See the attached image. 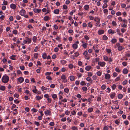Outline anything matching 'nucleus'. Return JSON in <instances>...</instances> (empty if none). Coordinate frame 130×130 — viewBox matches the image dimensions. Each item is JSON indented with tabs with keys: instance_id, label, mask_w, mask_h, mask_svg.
Listing matches in <instances>:
<instances>
[{
	"instance_id": "f257e3e1",
	"label": "nucleus",
	"mask_w": 130,
	"mask_h": 130,
	"mask_svg": "<svg viewBox=\"0 0 130 130\" xmlns=\"http://www.w3.org/2000/svg\"><path fill=\"white\" fill-rule=\"evenodd\" d=\"M9 78L7 75H4L2 78V82L4 83H7L9 81Z\"/></svg>"
},
{
	"instance_id": "f03ea898",
	"label": "nucleus",
	"mask_w": 130,
	"mask_h": 130,
	"mask_svg": "<svg viewBox=\"0 0 130 130\" xmlns=\"http://www.w3.org/2000/svg\"><path fill=\"white\" fill-rule=\"evenodd\" d=\"M10 7L11 9L15 10L17 6L15 4L12 3L10 5Z\"/></svg>"
},
{
	"instance_id": "7ed1b4c3",
	"label": "nucleus",
	"mask_w": 130,
	"mask_h": 130,
	"mask_svg": "<svg viewBox=\"0 0 130 130\" xmlns=\"http://www.w3.org/2000/svg\"><path fill=\"white\" fill-rule=\"evenodd\" d=\"M61 78L63 79V82L64 83L67 82V79H66V76L65 75H62L61 76Z\"/></svg>"
},
{
	"instance_id": "20e7f679",
	"label": "nucleus",
	"mask_w": 130,
	"mask_h": 130,
	"mask_svg": "<svg viewBox=\"0 0 130 130\" xmlns=\"http://www.w3.org/2000/svg\"><path fill=\"white\" fill-rule=\"evenodd\" d=\"M98 64L101 67H104L105 64V63L104 62H101V61H99Z\"/></svg>"
},
{
	"instance_id": "39448f33",
	"label": "nucleus",
	"mask_w": 130,
	"mask_h": 130,
	"mask_svg": "<svg viewBox=\"0 0 130 130\" xmlns=\"http://www.w3.org/2000/svg\"><path fill=\"white\" fill-rule=\"evenodd\" d=\"M110 77V75L108 74H105V78L106 79H109Z\"/></svg>"
},
{
	"instance_id": "423d86ee",
	"label": "nucleus",
	"mask_w": 130,
	"mask_h": 130,
	"mask_svg": "<svg viewBox=\"0 0 130 130\" xmlns=\"http://www.w3.org/2000/svg\"><path fill=\"white\" fill-rule=\"evenodd\" d=\"M33 11L37 13H38L40 12L41 10L40 9H33Z\"/></svg>"
},
{
	"instance_id": "0eeeda50",
	"label": "nucleus",
	"mask_w": 130,
	"mask_h": 130,
	"mask_svg": "<svg viewBox=\"0 0 130 130\" xmlns=\"http://www.w3.org/2000/svg\"><path fill=\"white\" fill-rule=\"evenodd\" d=\"M18 80L20 83H22L24 81V79L23 77H20L18 79Z\"/></svg>"
},
{
	"instance_id": "6e6552de",
	"label": "nucleus",
	"mask_w": 130,
	"mask_h": 130,
	"mask_svg": "<svg viewBox=\"0 0 130 130\" xmlns=\"http://www.w3.org/2000/svg\"><path fill=\"white\" fill-rule=\"evenodd\" d=\"M25 12V11L24 10H21L20 12V14L22 16L24 15V14Z\"/></svg>"
},
{
	"instance_id": "1a4fd4ad",
	"label": "nucleus",
	"mask_w": 130,
	"mask_h": 130,
	"mask_svg": "<svg viewBox=\"0 0 130 130\" xmlns=\"http://www.w3.org/2000/svg\"><path fill=\"white\" fill-rule=\"evenodd\" d=\"M128 70L126 68L124 69L123 70V73L125 74H127L128 73Z\"/></svg>"
},
{
	"instance_id": "9d476101",
	"label": "nucleus",
	"mask_w": 130,
	"mask_h": 130,
	"mask_svg": "<svg viewBox=\"0 0 130 130\" xmlns=\"http://www.w3.org/2000/svg\"><path fill=\"white\" fill-rule=\"evenodd\" d=\"M92 67L90 66H88L85 67V69L87 71H88L91 69Z\"/></svg>"
},
{
	"instance_id": "9b49d317",
	"label": "nucleus",
	"mask_w": 130,
	"mask_h": 130,
	"mask_svg": "<svg viewBox=\"0 0 130 130\" xmlns=\"http://www.w3.org/2000/svg\"><path fill=\"white\" fill-rule=\"evenodd\" d=\"M25 121L27 124L29 125H30L32 124L31 122L27 120H25Z\"/></svg>"
},
{
	"instance_id": "f8f14e48",
	"label": "nucleus",
	"mask_w": 130,
	"mask_h": 130,
	"mask_svg": "<svg viewBox=\"0 0 130 130\" xmlns=\"http://www.w3.org/2000/svg\"><path fill=\"white\" fill-rule=\"evenodd\" d=\"M28 44L30 43L31 42V38H30L28 37H27V39H26Z\"/></svg>"
},
{
	"instance_id": "ddd939ff",
	"label": "nucleus",
	"mask_w": 130,
	"mask_h": 130,
	"mask_svg": "<svg viewBox=\"0 0 130 130\" xmlns=\"http://www.w3.org/2000/svg\"><path fill=\"white\" fill-rule=\"evenodd\" d=\"M89 8V6L88 5H86L84 7V9L86 10H88Z\"/></svg>"
},
{
	"instance_id": "4468645a",
	"label": "nucleus",
	"mask_w": 130,
	"mask_h": 130,
	"mask_svg": "<svg viewBox=\"0 0 130 130\" xmlns=\"http://www.w3.org/2000/svg\"><path fill=\"white\" fill-rule=\"evenodd\" d=\"M51 112L50 111L48 110H47L46 111L44 112V113L45 114L47 115H50Z\"/></svg>"
},
{
	"instance_id": "2eb2a0df",
	"label": "nucleus",
	"mask_w": 130,
	"mask_h": 130,
	"mask_svg": "<svg viewBox=\"0 0 130 130\" xmlns=\"http://www.w3.org/2000/svg\"><path fill=\"white\" fill-rule=\"evenodd\" d=\"M6 89L5 87L3 86H1L0 87V90L2 91H4Z\"/></svg>"
},
{
	"instance_id": "dca6fc26",
	"label": "nucleus",
	"mask_w": 130,
	"mask_h": 130,
	"mask_svg": "<svg viewBox=\"0 0 130 130\" xmlns=\"http://www.w3.org/2000/svg\"><path fill=\"white\" fill-rule=\"evenodd\" d=\"M94 21L96 22H100V19L98 17H95L94 19Z\"/></svg>"
},
{
	"instance_id": "f3484780",
	"label": "nucleus",
	"mask_w": 130,
	"mask_h": 130,
	"mask_svg": "<svg viewBox=\"0 0 130 130\" xmlns=\"http://www.w3.org/2000/svg\"><path fill=\"white\" fill-rule=\"evenodd\" d=\"M59 9H56L54 10V13L56 14H58L59 13Z\"/></svg>"
},
{
	"instance_id": "a211bd4d",
	"label": "nucleus",
	"mask_w": 130,
	"mask_h": 130,
	"mask_svg": "<svg viewBox=\"0 0 130 130\" xmlns=\"http://www.w3.org/2000/svg\"><path fill=\"white\" fill-rule=\"evenodd\" d=\"M42 57L43 59H46V58L47 55L45 53L43 54Z\"/></svg>"
},
{
	"instance_id": "6ab92c4d",
	"label": "nucleus",
	"mask_w": 130,
	"mask_h": 130,
	"mask_svg": "<svg viewBox=\"0 0 130 130\" xmlns=\"http://www.w3.org/2000/svg\"><path fill=\"white\" fill-rule=\"evenodd\" d=\"M17 56L15 55H12L10 56V58L13 60H15V57Z\"/></svg>"
},
{
	"instance_id": "aec40b11",
	"label": "nucleus",
	"mask_w": 130,
	"mask_h": 130,
	"mask_svg": "<svg viewBox=\"0 0 130 130\" xmlns=\"http://www.w3.org/2000/svg\"><path fill=\"white\" fill-rule=\"evenodd\" d=\"M123 95L121 94H119L118 95V97L119 99H121L122 98Z\"/></svg>"
},
{
	"instance_id": "412c9836",
	"label": "nucleus",
	"mask_w": 130,
	"mask_h": 130,
	"mask_svg": "<svg viewBox=\"0 0 130 130\" xmlns=\"http://www.w3.org/2000/svg\"><path fill=\"white\" fill-rule=\"evenodd\" d=\"M72 47L76 49L77 48L78 45L74 43L73 44Z\"/></svg>"
},
{
	"instance_id": "4be33fe9",
	"label": "nucleus",
	"mask_w": 130,
	"mask_h": 130,
	"mask_svg": "<svg viewBox=\"0 0 130 130\" xmlns=\"http://www.w3.org/2000/svg\"><path fill=\"white\" fill-rule=\"evenodd\" d=\"M70 79L71 81L74 80L75 78V77L73 75L71 76L70 77Z\"/></svg>"
},
{
	"instance_id": "5701e85b",
	"label": "nucleus",
	"mask_w": 130,
	"mask_h": 130,
	"mask_svg": "<svg viewBox=\"0 0 130 130\" xmlns=\"http://www.w3.org/2000/svg\"><path fill=\"white\" fill-rule=\"evenodd\" d=\"M116 87V85L115 84H113L111 86V88L113 90H115Z\"/></svg>"
},
{
	"instance_id": "b1692460",
	"label": "nucleus",
	"mask_w": 130,
	"mask_h": 130,
	"mask_svg": "<svg viewBox=\"0 0 130 130\" xmlns=\"http://www.w3.org/2000/svg\"><path fill=\"white\" fill-rule=\"evenodd\" d=\"M86 83H85V82L84 81H82L80 83V84L82 86H83L84 85H86Z\"/></svg>"
},
{
	"instance_id": "393cba45",
	"label": "nucleus",
	"mask_w": 130,
	"mask_h": 130,
	"mask_svg": "<svg viewBox=\"0 0 130 130\" xmlns=\"http://www.w3.org/2000/svg\"><path fill=\"white\" fill-rule=\"evenodd\" d=\"M88 27L91 28L92 26V24L91 22H89L88 24Z\"/></svg>"
},
{
	"instance_id": "a878e982",
	"label": "nucleus",
	"mask_w": 130,
	"mask_h": 130,
	"mask_svg": "<svg viewBox=\"0 0 130 130\" xmlns=\"http://www.w3.org/2000/svg\"><path fill=\"white\" fill-rule=\"evenodd\" d=\"M111 42L113 43H115L117 42V40L116 39H112L111 40Z\"/></svg>"
},
{
	"instance_id": "bb28decb",
	"label": "nucleus",
	"mask_w": 130,
	"mask_h": 130,
	"mask_svg": "<svg viewBox=\"0 0 130 130\" xmlns=\"http://www.w3.org/2000/svg\"><path fill=\"white\" fill-rule=\"evenodd\" d=\"M116 95V93H114L110 94V97L112 99H113L114 97Z\"/></svg>"
},
{
	"instance_id": "cd10ccee",
	"label": "nucleus",
	"mask_w": 130,
	"mask_h": 130,
	"mask_svg": "<svg viewBox=\"0 0 130 130\" xmlns=\"http://www.w3.org/2000/svg\"><path fill=\"white\" fill-rule=\"evenodd\" d=\"M69 90L67 88H65L64 90V91L66 93H68L69 92Z\"/></svg>"
},
{
	"instance_id": "c85d7f7f",
	"label": "nucleus",
	"mask_w": 130,
	"mask_h": 130,
	"mask_svg": "<svg viewBox=\"0 0 130 130\" xmlns=\"http://www.w3.org/2000/svg\"><path fill=\"white\" fill-rule=\"evenodd\" d=\"M93 110V109L92 108H88V111L89 112H92Z\"/></svg>"
},
{
	"instance_id": "c756f323",
	"label": "nucleus",
	"mask_w": 130,
	"mask_h": 130,
	"mask_svg": "<svg viewBox=\"0 0 130 130\" xmlns=\"http://www.w3.org/2000/svg\"><path fill=\"white\" fill-rule=\"evenodd\" d=\"M82 89L84 91H86L87 90V88L85 86L82 87Z\"/></svg>"
},
{
	"instance_id": "7c9ffc66",
	"label": "nucleus",
	"mask_w": 130,
	"mask_h": 130,
	"mask_svg": "<svg viewBox=\"0 0 130 130\" xmlns=\"http://www.w3.org/2000/svg\"><path fill=\"white\" fill-rule=\"evenodd\" d=\"M120 79V75L117 77L115 80V82H117Z\"/></svg>"
},
{
	"instance_id": "2f4dec72",
	"label": "nucleus",
	"mask_w": 130,
	"mask_h": 130,
	"mask_svg": "<svg viewBox=\"0 0 130 130\" xmlns=\"http://www.w3.org/2000/svg\"><path fill=\"white\" fill-rule=\"evenodd\" d=\"M38 56V53H35L34 54V57L36 59H37Z\"/></svg>"
},
{
	"instance_id": "473e14b6",
	"label": "nucleus",
	"mask_w": 130,
	"mask_h": 130,
	"mask_svg": "<svg viewBox=\"0 0 130 130\" xmlns=\"http://www.w3.org/2000/svg\"><path fill=\"white\" fill-rule=\"evenodd\" d=\"M118 50L119 51H121L123 49V48L122 46H119L118 47Z\"/></svg>"
},
{
	"instance_id": "72a5a7b5",
	"label": "nucleus",
	"mask_w": 130,
	"mask_h": 130,
	"mask_svg": "<svg viewBox=\"0 0 130 130\" xmlns=\"http://www.w3.org/2000/svg\"><path fill=\"white\" fill-rule=\"evenodd\" d=\"M49 19V17L48 16H46L44 18V19L45 21H47Z\"/></svg>"
},
{
	"instance_id": "f704fd0d",
	"label": "nucleus",
	"mask_w": 130,
	"mask_h": 130,
	"mask_svg": "<svg viewBox=\"0 0 130 130\" xmlns=\"http://www.w3.org/2000/svg\"><path fill=\"white\" fill-rule=\"evenodd\" d=\"M52 96L53 99H55L57 97V95L55 94H53L52 95Z\"/></svg>"
},
{
	"instance_id": "c9c22d12",
	"label": "nucleus",
	"mask_w": 130,
	"mask_h": 130,
	"mask_svg": "<svg viewBox=\"0 0 130 130\" xmlns=\"http://www.w3.org/2000/svg\"><path fill=\"white\" fill-rule=\"evenodd\" d=\"M41 89L42 91H43L44 90H46L47 89V88H45L43 86H42L41 87ZM48 89V88H47Z\"/></svg>"
},
{
	"instance_id": "e433bc0d",
	"label": "nucleus",
	"mask_w": 130,
	"mask_h": 130,
	"mask_svg": "<svg viewBox=\"0 0 130 130\" xmlns=\"http://www.w3.org/2000/svg\"><path fill=\"white\" fill-rule=\"evenodd\" d=\"M106 86L105 85H103L101 86V89L103 90H104L106 88Z\"/></svg>"
},
{
	"instance_id": "4c0bfd02",
	"label": "nucleus",
	"mask_w": 130,
	"mask_h": 130,
	"mask_svg": "<svg viewBox=\"0 0 130 130\" xmlns=\"http://www.w3.org/2000/svg\"><path fill=\"white\" fill-rule=\"evenodd\" d=\"M87 44H88L87 43H84L82 45L83 47L85 48H86L87 47Z\"/></svg>"
},
{
	"instance_id": "58836bf2",
	"label": "nucleus",
	"mask_w": 130,
	"mask_h": 130,
	"mask_svg": "<svg viewBox=\"0 0 130 130\" xmlns=\"http://www.w3.org/2000/svg\"><path fill=\"white\" fill-rule=\"evenodd\" d=\"M107 7V5L106 3H104L102 7V8L103 9L106 8Z\"/></svg>"
},
{
	"instance_id": "ea45409f",
	"label": "nucleus",
	"mask_w": 130,
	"mask_h": 130,
	"mask_svg": "<svg viewBox=\"0 0 130 130\" xmlns=\"http://www.w3.org/2000/svg\"><path fill=\"white\" fill-rule=\"evenodd\" d=\"M103 40H106L108 39V37L104 35L103 36Z\"/></svg>"
},
{
	"instance_id": "a19ab883",
	"label": "nucleus",
	"mask_w": 130,
	"mask_h": 130,
	"mask_svg": "<svg viewBox=\"0 0 130 130\" xmlns=\"http://www.w3.org/2000/svg\"><path fill=\"white\" fill-rule=\"evenodd\" d=\"M112 24L113 26H116L117 25V23L116 22L114 21H113L112 22Z\"/></svg>"
},
{
	"instance_id": "79ce46f5",
	"label": "nucleus",
	"mask_w": 130,
	"mask_h": 130,
	"mask_svg": "<svg viewBox=\"0 0 130 130\" xmlns=\"http://www.w3.org/2000/svg\"><path fill=\"white\" fill-rule=\"evenodd\" d=\"M61 62L62 64H64L66 63V61L65 60H62L61 61Z\"/></svg>"
},
{
	"instance_id": "37998d69",
	"label": "nucleus",
	"mask_w": 130,
	"mask_h": 130,
	"mask_svg": "<svg viewBox=\"0 0 130 130\" xmlns=\"http://www.w3.org/2000/svg\"><path fill=\"white\" fill-rule=\"evenodd\" d=\"M115 71L119 73L121 71V70L118 68V67H116L115 68Z\"/></svg>"
},
{
	"instance_id": "c03bdc74",
	"label": "nucleus",
	"mask_w": 130,
	"mask_h": 130,
	"mask_svg": "<svg viewBox=\"0 0 130 130\" xmlns=\"http://www.w3.org/2000/svg\"><path fill=\"white\" fill-rule=\"evenodd\" d=\"M34 124L38 126H39L40 125V124L38 122L36 121L35 122Z\"/></svg>"
},
{
	"instance_id": "a18cd8bd",
	"label": "nucleus",
	"mask_w": 130,
	"mask_h": 130,
	"mask_svg": "<svg viewBox=\"0 0 130 130\" xmlns=\"http://www.w3.org/2000/svg\"><path fill=\"white\" fill-rule=\"evenodd\" d=\"M71 113L72 115H75L76 114V112L75 111L73 110L71 112Z\"/></svg>"
},
{
	"instance_id": "49530a36",
	"label": "nucleus",
	"mask_w": 130,
	"mask_h": 130,
	"mask_svg": "<svg viewBox=\"0 0 130 130\" xmlns=\"http://www.w3.org/2000/svg\"><path fill=\"white\" fill-rule=\"evenodd\" d=\"M59 69V68L56 67H55L53 68L54 70L55 71H57Z\"/></svg>"
},
{
	"instance_id": "de8ad7c7",
	"label": "nucleus",
	"mask_w": 130,
	"mask_h": 130,
	"mask_svg": "<svg viewBox=\"0 0 130 130\" xmlns=\"http://www.w3.org/2000/svg\"><path fill=\"white\" fill-rule=\"evenodd\" d=\"M17 110L16 109H15L13 110V112L14 115H15L17 114Z\"/></svg>"
},
{
	"instance_id": "09e8293b",
	"label": "nucleus",
	"mask_w": 130,
	"mask_h": 130,
	"mask_svg": "<svg viewBox=\"0 0 130 130\" xmlns=\"http://www.w3.org/2000/svg\"><path fill=\"white\" fill-rule=\"evenodd\" d=\"M62 44H59L58 45V47H59L60 48V49L61 50H62L63 48V47L62 46Z\"/></svg>"
},
{
	"instance_id": "8fccbe9b",
	"label": "nucleus",
	"mask_w": 130,
	"mask_h": 130,
	"mask_svg": "<svg viewBox=\"0 0 130 130\" xmlns=\"http://www.w3.org/2000/svg\"><path fill=\"white\" fill-rule=\"evenodd\" d=\"M129 52V51L127 52L125 54V56L127 57H130V53H127V52Z\"/></svg>"
},
{
	"instance_id": "3c124183",
	"label": "nucleus",
	"mask_w": 130,
	"mask_h": 130,
	"mask_svg": "<svg viewBox=\"0 0 130 130\" xmlns=\"http://www.w3.org/2000/svg\"><path fill=\"white\" fill-rule=\"evenodd\" d=\"M37 39V37L35 36H34L32 38V40L34 42H36Z\"/></svg>"
},
{
	"instance_id": "603ef678",
	"label": "nucleus",
	"mask_w": 130,
	"mask_h": 130,
	"mask_svg": "<svg viewBox=\"0 0 130 130\" xmlns=\"http://www.w3.org/2000/svg\"><path fill=\"white\" fill-rule=\"evenodd\" d=\"M103 58L104 60L105 61H108V58L107 56L104 57Z\"/></svg>"
},
{
	"instance_id": "864d4df0",
	"label": "nucleus",
	"mask_w": 130,
	"mask_h": 130,
	"mask_svg": "<svg viewBox=\"0 0 130 130\" xmlns=\"http://www.w3.org/2000/svg\"><path fill=\"white\" fill-rule=\"evenodd\" d=\"M20 68L22 70H23L25 69V67L24 66H20Z\"/></svg>"
},
{
	"instance_id": "5fc2aeb1",
	"label": "nucleus",
	"mask_w": 130,
	"mask_h": 130,
	"mask_svg": "<svg viewBox=\"0 0 130 130\" xmlns=\"http://www.w3.org/2000/svg\"><path fill=\"white\" fill-rule=\"evenodd\" d=\"M72 129L73 130H78L77 127L75 126H73L72 127Z\"/></svg>"
},
{
	"instance_id": "6e6d98bb",
	"label": "nucleus",
	"mask_w": 130,
	"mask_h": 130,
	"mask_svg": "<svg viewBox=\"0 0 130 130\" xmlns=\"http://www.w3.org/2000/svg\"><path fill=\"white\" fill-rule=\"evenodd\" d=\"M97 75L98 76H100L101 75L102 73L100 71H98L96 72Z\"/></svg>"
},
{
	"instance_id": "4d7b16f0",
	"label": "nucleus",
	"mask_w": 130,
	"mask_h": 130,
	"mask_svg": "<svg viewBox=\"0 0 130 130\" xmlns=\"http://www.w3.org/2000/svg\"><path fill=\"white\" fill-rule=\"evenodd\" d=\"M127 80H124V81H123L122 83V84L123 85H125L126 84H127Z\"/></svg>"
},
{
	"instance_id": "13d9d810",
	"label": "nucleus",
	"mask_w": 130,
	"mask_h": 130,
	"mask_svg": "<svg viewBox=\"0 0 130 130\" xmlns=\"http://www.w3.org/2000/svg\"><path fill=\"white\" fill-rule=\"evenodd\" d=\"M67 118L66 117H64V118H62L61 119V121L62 122H64L66 120Z\"/></svg>"
},
{
	"instance_id": "bf43d9fd",
	"label": "nucleus",
	"mask_w": 130,
	"mask_h": 130,
	"mask_svg": "<svg viewBox=\"0 0 130 130\" xmlns=\"http://www.w3.org/2000/svg\"><path fill=\"white\" fill-rule=\"evenodd\" d=\"M100 22H96L95 26H96L99 27L100 26Z\"/></svg>"
},
{
	"instance_id": "052dcab7",
	"label": "nucleus",
	"mask_w": 130,
	"mask_h": 130,
	"mask_svg": "<svg viewBox=\"0 0 130 130\" xmlns=\"http://www.w3.org/2000/svg\"><path fill=\"white\" fill-rule=\"evenodd\" d=\"M13 96L14 97L18 98L19 97V95L18 94L15 93L14 94Z\"/></svg>"
},
{
	"instance_id": "680f3d73",
	"label": "nucleus",
	"mask_w": 130,
	"mask_h": 130,
	"mask_svg": "<svg viewBox=\"0 0 130 130\" xmlns=\"http://www.w3.org/2000/svg\"><path fill=\"white\" fill-rule=\"evenodd\" d=\"M46 78L49 80H51L52 79L51 77L48 76H47L46 77Z\"/></svg>"
},
{
	"instance_id": "e2e57ef3",
	"label": "nucleus",
	"mask_w": 130,
	"mask_h": 130,
	"mask_svg": "<svg viewBox=\"0 0 130 130\" xmlns=\"http://www.w3.org/2000/svg\"><path fill=\"white\" fill-rule=\"evenodd\" d=\"M52 74V72H46L45 74V75H50V74Z\"/></svg>"
},
{
	"instance_id": "0e129e2a",
	"label": "nucleus",
	"mask_w": 130,
	"mask_h": 130,
	"mask_svg": "<svg viewBox=\"0 0 130 130\" xmlns=\"http://www.w3.org/2000/svg\"><path fill=\"white\" fill-rule=\"evenodd\" d=\"M38 49V46H36L34 49V51L35 52H36L37 51Z\"/></svg>"
},
{
	"instance_id": "69168bd1",
	"label": "nucleus",
	"mask_w": 130,
	"mask_h": 130,
	"mask_svg": "<svg viewBox=\"0 0 130 130\" xmlns=\"http://www.w3.org/2000/svg\"><path fill=\"white\" fill-rule=\"evenodd\" d=\"M108 61L109 62H112L113 61V59L111 57H109L108 58Z\"/></svg>"
},
{
	"instance_id": "338daca9",
	"label": "nucleus",
	"mask_w": 130,
	"mask_h": 130,
	"mask_svg": "<svg viewBox=\"0 0 130 130\" xmlns=\"http://www.w3.org/2000/svg\"><path fill=\"white\" fill-rule=\"evenodd\" d=\"M75 54V56L76 57H77L79 55V53L77 52H76L74 53Z\"/></svg>"
},
{
	"instance_id": "774afa93",
	"label": "nucleus",
	"mask_w": 130,
	"mask_h": 130,
	"mask_svg": "<svg viewBox=\"0 0 130 130\" xmlns=\"http://www.w3.org/2000/svg\"><path fill=\"white\" fill-rule=\"evenodd\" d=\"M122 65L124 66H126L127 65V63L125 62H123L122 63Z\"/></svg>"
}]
</instances>
